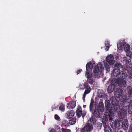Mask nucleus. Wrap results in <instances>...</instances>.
<instances>
[{
  "label": "nucleus",
  "mask_w": 132,
  "mask_h": 132,
  "mask_svg": "<svg viewBox=\"0 0 132 132\" xmlns=\"http://www.w3.org/2000/svg\"><path fill=\"white\" fill-rule=\"evenodd\" d=\"M110 101L106 100L105 101V104L106 109V115L105 117H109V120H112L114 116V112H118L120 108L119 101L115 97L112 96Z\"/></svg>",
  "instance_id": "f257e3e1"
},
{
  "label": "nucleus",
  "mask_w": 132,
  "mask_h": 132,
  "mask_svg": "<svg viewBox=\"0 0 132 132\" xmlns=\"http://www.w3.org/2000/svg\"><path fill=\"white\" fill-rule=\"evenodd\" d=\"M94 101L92 98L89 106V109L90 112H92V113L93 116L96 118H99L100 112H103L104 110V108L103 103L102 101H100L98 104L95 106L94 111H93L94 108Z\"/></svg>",
  "instance_id": "f03ea898"
},
{
  "label": "nucleus",
  "mask_w": 132,
  "mask_h": 132,
  "mask_svg": "<svg viewBox=\"0 0 132 132\" xmlns=\"http://www.w3.org/2000/svg\"><path fill=\"white\" fill-rule=\"evenodd\" d=\"M108 118L109 121H112V120H109V117L104 116L102 118V122L103 124L105 132H111V128L106 124V122H107Z\"/></svg>",
  "instance_id": "7ed1b4c3"
},
{
  "label": "nucleus",
  "mask_w": 132,
  "mask_h": 132,
  "mask_svg": "<svg viewBox=\"0 0 132 132\" xmlns=\"http://www.w3.org/2000/svg\"><path fill=\"white\" fill-rule=\"evenodd\" d=\"M104 67L103 64L101 63H99L98 64L97 67H94V73L95 75L97 76L98 75V72H101L103 71Z\"/></svg>",
  "instance_id": "20e7f679"
},
{
  "label": "nucleus",
  "mask_w": 132,
  "mask_h": 132,
  "mask_svg": "<svg viewBox=\"0 0 132 132\" xmlns=\"http://www.w3.org/2000/svg\"><path fill=\"white\" fill-rule=\"evenodd\" d=\"M84 88L86 90L84 92L83 97V99L85 101V98L86 94L90 93L91 90V88L88 83L86 82L83 84Z\"/></svg>",
  "instance_id": "39448f33"
},
{
  "label": "nucleus",
  "mask_w": 132,
  "mask_h": 132,
  "mask_svg": "<svg viewBox=\"0 0 132 132\" xmlns=\"http://www.w3.org/2000/svg\"><path fill=\"white\" fill-rule=\"evenodd\" d=\"M115 81L120 87L125 88L126 87V81L121 78H118Z\"/></svg>",
  "instance_id": "423d86ee"
},
{
  "label": "nucleus",
  "mask_w": 132,
  "mask_h": 132,
  "mask_svg": "<svg viewBox=\"0 0 132 132\" xmlns=\"http://www.w3.org/2000/svg\"><path fill=\"white\" fill-rule=\"evenodd\" d=\"M121 120L119 119L116 120L111 125V127L114 129L116 128L118 129H121Z\"/></svg>",
  "instance_id": "0eeeda50"
},
{
  "label": "nucleus",
  "mask_w": 132,
  "mask_h": 132,
  "mask_svg": "<svg viewBox=\"0 0 132 132\" xmlns=\"http://www.w3.org/2000/svg\"><path fill=\"white\" fill-rule=\"evenodd\" d=\"M121 128H122L125 130L128 129L129 126L128 120L126 119L122 120L121 121Z\"/></svg>",
  "instance_id": "6e6552de"
},
{
  "label": "nucleus",
  "mask_w": 132,
  "mask_h": 132,
  "mask_svg": "<svg viewBox=\"0 0 132 132\" xmlns=\"http://www.w3.org/2000/svg\"><path fill=\"white\" fill-rule=\"evenodd\" d=\"M89 123L87 124L81 130V132L90 131L93 129V126Z\"/></svg>",
  "instance_id": "1a4fd4ad"
},
{
  "label": "nucleus",
  "mask_w": 132,
  "mask_h": 132,
  "mask_svg": "<svg viewBox=\"0 0 132 132\" xmlns=\"http://www.w3.org/2000/svg\"><path fill=\"white\" fill-rule=\"evenodd\" d=\"M127 114L126 110L124 108L120 109L119 111L118 116L119 118L123 119L126 116Z\"/></svg>",
  "instance_id": "9d476101"
},
{
  "label": "nucleus",
  "mask_w": 132,
  "mask_h": 132,
  "mask_svg": "<svg viewBox=\"0 0 132 132\" xmlns=\"http://www.w3.org/2000/svg\"><path fill=\"white\" fill-rule=\"evenodd\" d=\"M106 59L107 62L110 65L113 64L115 62L114 56L112 55L108 56Z\"/></svg>",
  "instance_id": "9b49d317"
},
{
  "label": "nucleus",
  "mask_w": 132,
  "mask_h": 132,
  "mask_svg": "<svg viewBox=\"0 0 132 132\" xmlns=\"http://www.w3.org/2000/svg\"><path fill=\"white\" fill-rule=\"evenodd\" d=\"M122 101L123 103L125 104V103L128 102V107H131L132 108V100H130L129 102L128 101L129 98L127 97V96L126 95H123L122 97Z\"/></svg>",
  "instance_id": "f8f14e48"
},
{
  "label": "nucleus",
  "mask_w": 132,
  "mask_h": 132,
  "mask_svg": "<svg viewBox=\"0 0 132 132\" xmlns=\"http://www.w3.org/2000/svg\"><path fill=\"white\" fill-rule=\"evenodd\" d=\"M123 93V91L122 89H118L116 91L114 92L115 96L116 97L119 98L122 95Z\"/></svg>",
  "instance_id": "ddd939ff"
},
{
  "label": "nucleus",
  "mask_w": 132,
  "mask_h": 132,
  "mask_svg": "<svg viewBox=\"0 0 132 132\" xmlns=\"http://www.w3.org/2000/svg\"><path fill=\"white\" fill-rule=\"evenodd\" d=\"M120 73V69H114L112 71L111 76L112 77H116L119 75Z\"/></svg>",
  "instance_id": "4468645a"
},
{
  "label": "nucleus",
  "mask_w": 132,
  "mask_h": 132,
  "mask_svg": "<svg viewBox=\"0 0 132 132\" xmlns=\"http://www.w3.org/2000/svg\"><path fill=\"white\" fill-rule=\"evenodd\" d=\"M76 116L77 117H80L81 115L82 110L81 107L79 105H78L76 112Z\"/></svg>",
  "instance_id": "2eb2a0df"
},
{
  "label": "nucleus",
  "mask_w": 132,
  "mask_h": 132,
  "mask_svg": "<svg viewBox=\"0 0 132 132\" xmlns=\"http://www.w3.org/2000/svg\"><path fill=\"white\" fill-rule=\"evenodd\" d=\"M123 46H124V49L126 52V54H128L131 53L130 47L129 44H124Z\"/></svg>",
  "instance_id": "dca6fc26"
},
{
  "label": "nucleus",
  "mask_w": 132,
  "mask_h": 132,
  "mask_svg": "<svg viewBox=\"0 0 132 132\" xmlns=\"http://www.w3.org/2000/svg\"><path fill=\"white\" fill-rule=\"evenodd\" d=\"M126 90V91H127V94L129 96L132 97V86H128L127 87Z\"/></svg>",
  "instance_id": "f3484780"
},
{
  "label": "nucleus",
  "mask_w": 132,
  "mask_h": 132,
  "mask_svg": "<svg viewBox=\"0 0 132 132\" xmlns=\"http://www.w3.org/2000/svg\"><path fill=\"white\" fill-rule=\"evenodd\" d=\"M93 68V65L91 62H89L87 64L86 66V69L87 71H90Z\"/></svg>",
  "instance_id": "a211bd4d"
},
{
  "label": "nucleus",
  "mask_w": 132,
  "mask_h": 132,
  "mask_svg": "<svg viewBox=\"0 0 132 132\" xmlns=\"http://www.w3.org/2000/svg\"><path fill=\"white\" fill-rule=\"evenodd\" d=\"M115 85L111 84L109 85L107 88V91L108 93H111L115 89Z\"/></svg>",
  "instance_id": "6ab92c4d"
},
{
  "label": "nucleus",
  "mask_w": 132,
  "mask_h": 132,
  "mask_svg": "<svg viewBox=\"0 0 132 132\" xmlns=\"http://www.w3.org/2000/svg\"><path fill=\"white\" fill-rule=\"evenodd\" d=\"M69 109H72L74 108V101H72L70 102L67 106Z\"/></svg>",
  "instance_id": "aec40b11"
},
{
  "label": "nucleus",
  "mask_w": 132,
  "mask_h": 132,
  "mask_svg": "<svg viewBox=\"0 0 132 132\" xmlns=\"http://www.w3.org/2000/svg\"><path fill=\"white\" fill-rule=\"evenodd\" d=\"M74 115V112L73 110L70 111L67 114V118L68 119H70L73 117Z\"/></svg>",
  "instance_id": "412c9836"
},
{
  "label": "nucleus",
  "mask_w": 132,
  "mask_h": 132,
  "mask_svg": "<svg viewBox=\"0 0 132 132\" xmlns=\"http://www.w3.org/2000/svg\"><path fill=\"white\" fill-rule=\"evenodd\" d=\"M97 121L96 118L94 116H92L90 119V121L91 123V125H93L95 124Z\"/></svg>",
  "instance_id": "4be33fe9"
},
{
  "label": "nucleus",
  "mask_w": 132,
  "mask_h": 132,
  "mask_svg": "<svg viewBox=\"0 0 132 132\" xmlns=\"http://www.w3.org/2000/svg\"><path fill=\"white\" fill-rule=\"evenodd\" d=\"M119 75L120 77L123 79H125L127 76V73L125 71L120 72Z\"/></svg>",
  "instance_id": "5701e85b"
},
{
  "label": "nucleus",
  "mask_w": 132,
  "mask_h": 132,
  "mask_svg": "<svg viewBox=\"0 0 132 132\" xmlns=\"http://www.w3.org/2000/svg\"><path fill=\"white\" fill-rule=\"evenodd\" d=\"M127 55V57L126 61L127 62H129L131 61V53H129V54H126Z\"/></svg>",
  "instance_id": "b1692460"
},
{
  "label": "nucleus",
  "mask_w": 132,
  "mask_h": 132,
  "mask_svg": "<svg viewBox=\"0 0 132 132\" xmlns=\"http://www.w3.org/2000/svg\"><path fill=\"white\" fill-rule=\"evenodd\" d=\"M123 66L122 64L120 63L117 62L114 65V67L118 68H123Z\"/></svg>",
  "instance_id": "393cba45"
},
{
  "label": "nucleus",
  "mask_w": 132,
  "mask_h": 132,
  "mask_svg": "<svg viewBox=\"0 0 132 132\" xmlns=\"http://www.w3.org/2000/svg\"><path fill=\"white\" fill-rule=\"evenodd\" d=\"M105 46L106 47L105 50L106 51H108L110 47V42L108 41H106L105 43Z\"/></svg>",
  "instance_id": "a878e982"
},
{
  "label": "nucleus",
  "mask_w": 132,
  "mask_h": 132,
  "mask_svg": "<svg viewBox=\"0 0 132 132\" xmlns=\"http://www.w3.org/2000/svg\"><path fill=\"white\" fill-rule=\"evenodd\" d=\"M93 74L90 73L86 72L85 75L86 76V77L87 78V79L91 78V77L92 76Z\"/></svg>",
  "instance_id": "bb28decb"
},
{
  "label": "nucleus",
  "mask_w": 132,
  "mask_h": 132,
  "mask_svg": "<svg viewBox=\"0 0 132 132\" xmlns=\"http://www.w3.org/2000/svg\"><path fill=\"white\" fill-rule=\"evenodd\" d=\"M104 65L106 69V70L107 71L109 72L110 71V68L109 65L106 63H104Z\"/></svg>",
  "instance_id": "cd10ccee"
},
{
  "label": "nucleus",
  "mask_w": 132,
  "mask_h": 132,
  "mask_svg": "<svg viewBox=\"0 0 132 132\" xmlns=\"http://www.w3.org/2000/svg\"><path fill=\"white\" fill-rule=\"evenodd\" d=\"M87 83H89L90 84H92L94 82V81L93 79L91 78L87 79Z\"/></svg>",
  "instance_id": "c85d7f7f"
},
{
  "label": "nucleus",
  "mask_w": 132,
  "mask_h": 132,
  "mask_svg": "<svg viewBox=\"0 0 132 132\" xmlns=\"http://www.w3.org/2000/svg\"><path fill=\"white\" fill-rule=\"evenodd\" d=\"M96 125L97 127H100V129H101V127H102V124L100 123L99 122H98L97 123Z\"/></svg>",
  "instance_id": "c756f323"
},
{
  "label": "nucleus",
  "mask_w": 132,
  "mask_h": 132,
  "mask_svg": "<svg viewBox=\"0 0 132 132\" xmlns=\"http://www.w3.org/2000/svg\"><path fill=\"white\" fill-rule=\"evenodd\" d=\"M128 111L130 114H132V108L131 107H128Z\"/></svg>",
  "instance_id": "7c9ffc66"
},
{
  "label": "nucleus",
  "mask_w": 132,
  "mask_h": 132,
  "mask_svg": "<svg viewBox=\"0 0 132 132\" xmlns=\"http://www.w3.org/2000/svg\"><path fill=\"white\" fill-rule=\"evenodd\" d=\"M61 130L62 132H70V130L69 129L62 128Z\"/></svg>",
  "instance_id": "2f4dec72"
},
{
  "label": "nucleus",
  "mask_w": 132,
  "mask_h": 132,
  "mask_svg": "<svg viewBox=\"0 0 132 132\" xmlns=\"http://www.w3.org/2000/svg\"><path fill=\"white\" fill-rule=\"evenodd\" d=\"M64 107L63 105H61L59 107V109L61 111H63L65 110Z\"/></svg>",
  "instance_id": "473e14b6"
},
{
  "label": "nucleus",
  "mask_w": 132,
  "mask_h": 132,
  "mask_svg": "<svg viewBox=\"0 0 132 132\" xmlns=\"http://www.w3.org/2000/svg\"><path fill=\"white\" fill-rule=\"evenodd\" d=\"M74 120V118H73L71 120H70L69 122L71 124V125H73L74 124V121L73 120Z\"/></svg>",
  "instance_id": "72a5a7b5"
},
{
  "label": "nucleus",
  "mask_w": 132,
  "mask_h": 132,
  "mask_svg": "<svg viewBox=\"0 0 132 132\" xmlns=\"http://www.w3.org/2000/svg\"><path fill=\"white\" fill-rule=\"evenodd\" d=\"M54 116L55 119L56 120H59L60 119L59 116L57 114L55 115Z\"/></svg>",
  "instance_id": "f704fd0d"
},
{
  "label": "nucleus",
  "mask_w": 132,
  "mask_h": 132,
  "mask_svg": "<svg viewBox=\"0 0 132 132\" xmlns=\"http://www.w3.org/2000/svg\"><path fill=\"white\" fill-rule=\"evenodd\" d=\"M129 132H132V124L131 125L129 129Z\"/></svg>",
  "instance_id": "c9c22d12"
},
{
  "label": "nucleus",
  "mask_w": 132,
  "mask_h": 132,
  "mask_svg": "<svg viewBox=\"0 0 132 132\" xmlns=\"http://www.w3.org/2000/svg\"><path fill=\"white\" fill-rule=\"evenodd\" d=\"M118 48L119 50H122L123 49V47L121 45L120 46H118Z\"/></svg>",
  "instance_id": "e433bc0d"
},
{
  "label": "nucleus",
  "mask_w": 132,
  "mask_h": 132,
  "mask_svg": "<svg viewBox=\"0 0 132 132\" xmlns=\"http://www.w3.org/2000/svg\"><path fill=\"white\" fill-rule=\"evenodd\" d=\"M81 71H82V70L81 69L78 70L77 72V75L80 73Z\"/></svg>",
  "instance_id": "4c0bfd02"
},
{
  "label": "nucleus",
  "mask_w": 132,
  "mask_h": 132,
  "mask_svg": "<svg viewBox=\"0 0 132 132\" xmlns=\"http://www.w3.org/2000/svg\"><path fill=\"white\" fill-rule=\"evenodd\" d=\"M86 115V113L85 112L83 113L82 112L81 116H82V117H83V118H84V117Z\"/></svg>",
  "instance_id": "58836bf2"
},
{
  "label": "nucleus",
  "mask_w": 132,
  "mask_h": 132,
  "mask_svg": "<svg viewBox=\"0 0 132 132\" xmlns=\"http://www.w3.org/2000/svg\"><path fill=\"white\" fill-rule=\"evenodd\" d=\"M50 132H56L55 130L53 129H52L50 131Z\"/></svg>",
  "instance_id": "ea45409f"
},
{
  "label": "nucleus",
  "mask_w": 132,
  "mask_h": 132,
  "mask_svg": "<svg viewBox=\"0 0 132 132\" xmlns=\"http://www.w3.org/2000/svg\"><path fill=\"white\" fill-rule=\"evenodd\" d=\"M121 45L120 44H119L118 43L117 44V47H118V46H120Z\"/></svg>",
  "instance_id": "a19ab883"
},
{
  "label": "nucleus",
  "mask_w": 132,
  "mask_h": 132,
  "mask_svg": "<svg viewBox=\"0 0 132 132\" xmlns=\"http://www.w3.org/2000/svg\"><path fill=\"white\" fill-rule=\"evenodd\" d=\"M95 64V62H94L93 63V64H92L93 65H94Z\"/></svg>",
  "instance_id": "79ce46f5"
},
{
  "label": "nucleus",
  "mask_w": 132,
  "mask_h": 132,
  "mask_svg": "<svg viewBox=\"0 0 132 132\" xmlns=\"http://www.w3.org/2000/svg\"><path fill=\"white\" fill-rule=\"evenodd\" d=\"M86 105H84L83 106V108H85L86 107Z\"/></svg>",
  "instance_id": "37998d69"
},
{
  "label": "nucleus",
  "mask_w": 132,
  "mask_h": 132,
  "mask_svg": "<svg viewBox=\"0 0 132 132\" xmlns=\"http://www.w3.org/2000/svg\"><path fill=\"white\" fill-rule=\"evenodd\" d=\"M131 120H132V114H131Z\"/></svg>",
  "instance_id": "c03bdc74"
},
{
  "label": "nucleus",
  "mask_w": 132,
  "mask_h": 132,
  "mask_svg": "<svg viewBox=\"0 0 132 132\" xmlns=\"http://www.w3.org/2000/svg\"><path fill=\"white\" fill-rule=\"evenodd\" d=\"M106 79V78H104L103 80V82H104V81H104V80H105Z\"/></svg>",
  "instance_id": "a18cd8bd"
},
{
  "label": "nucleus",
  "mask_w": 132,
  "mask_h": 132,
  "mask_svg": "<svg viewBox=\"0 0 132 132\" xmlns=\"http://www.w3.org/2000/svg\"><path fill=\"white\" fill-rule=\"evenodd\" d=\"M76 106V102H75V107Z\"/></svg>",
  "instance_id": "49530a36"
},
{
  "label": "nucleus",
  "mask_w": 132,
  "mask_h": 132,
  "mask_svg": "<svg viewBox=\"0 0 132 132\" xmlns=\"http://www.w3.org/2000/svg\"><path fill=\"white\" fill-rule=\"evenodd\" d=\"M76 119H75V123H76Z\"/></svg>",
  "instance_id": "de8ad7c7"
},
{
  "label": "nucleus",
  "mask_w": 132,
  "mask_h": 132,
  "mask_svg": "<svg viewBox=\"0 0 132 132\" xmlns=\"http://www.w3.org/2000/svg\"><path fill=\"white\" fill-rule=\"evenodd\" d=\"M102 95H100V96H101H101H102Z\"/></svg>",
  "instance_id": "09e8293b"
}]
</instances>
